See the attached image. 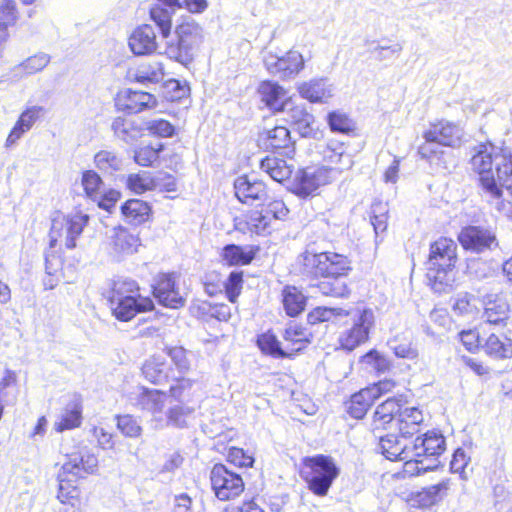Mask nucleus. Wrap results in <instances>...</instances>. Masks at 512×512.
Returning <instances> with one entry per match:
<instances>
[{"label":"nucleus","instance_id":"f257e3e1","mask_svg":"<svg viewBox=\"0 0 512 512\" xmlns=\"http://www.w3.org/2000/svg\"><path fill=\"white\" fill-rule=\"evenodd\" d=\"M471 170L478 175L483 196L497 198L499 190L512 178V149L483 143L471 150Z\"/></svg>","mask_w":512,"mask_h":512},{"label":"nucleus","instance_id":"f03ea898","mask_svg":"<svg viewBox=\"0 0 512 512\" xmlns=\"http://www.w3.org/2000/svg\"><path fill=\"white\" fill-rule=\"evenodd\" d=\"M302 272L322 277L317 288L322 295L345 298L349 296L345 277L351 271V262L345 255L335 252L312 253L305 251L297 258Z\"/></svg>","mask_w":512,"mask_h":512},{"label":"nucleus","instance_id":"7ed1b4c3","mask_svg":"<svg viewBox=\"0 0 512 512\" xmlns=\"http://www.w3.org/2000/svg\"><path fill=\"white\" fill-rule=\"evenodd\" d=\"M457 244L450 238L441 237L430 245L427 261V279L437 293L448 292L456 279Z\"/></svg>","mask_w":512,"mask_h":512},{"label":"nucleus","instance_id":"20e7f679","mask_svg":"<svg viewBox=\"0 0 512 512\" xmlns=\"http://www.w3.org/2000/svg\"><path fill=\"white\" fill-rule=\"evenodd\" d=\"M203 29L191 17L183 18L176 26L174 36L166 41L165 54L168 58L188 65L203 42Z\"/></svg>","mask_w":512,"mask_h":512},{"label":"nucleus","instance_id":"39448f33","mask_svg":"<svg viewBox=\"0 0 512 512\" xmlns=\"http://www.w3.org/2000/svg\"><path fill=\"white\" fill-rule=\"evenodd\" d=\"M463 137V128L456 123L447 120L431 123L423 134L426 143L419 146L418 153L421 158L432 162L438 155V151L432 147L433 144L455 148L461 145Z\"/></svg>","mask_w":512,"mask_h":512},{"label":"nucleus","instance_id":"423d86ee","mask_svg":"<svg viewBox=\"0 0 512 512\" xmlns=\"http://www.w3.org/2000/svg\"><path fill=\"white\" fill-rule=\"evenodd\" d=\"M89 215L77 211L68 215L58 214L52 219L49 233L50 248H54L58 242L68 249L76 247V240L82 234L88 224Z\"/></svg>","mask_w":512,"mask_h":512},{"label":"nucleus","instance_id":"0eeeda50","mask_svg":"<svg viewBox=\"0 0 512 512\" xmlns=\"http://www.w3.org/2000/svg\"><path fill=\"white\" fill-rule=\"evenodd\" d=\"M349 320L350 327L340 333L339 343L343 349L352 351L368 341L375 326V314L370 308H357Z\"/></svg>","mask_w":512,"mask_h":512},{"label":"nucleus","instance_id":"6e6552de","mask_svg":"<svg viewBox=\"0 0 512 512\" xmlns=\"http://www.w3.org/2000/svg\"><path fill=\"white\" fill-rule=\"evenodd\" d=\"M305 464L310 469L305 477L310 490L319 496L326 495L339 473L335 463L328 456L317 455L308 458Z\"/></svg>","mask_w":512,"mask_h":512},{"label":"nucleus","instance_id":"1a4fd4ad","mask_svg":"<svg viewBox=\"0 0 512 512\" xmlns=\"http://www.w3.org/2000/svg\"><path fill=\"white\" fill-rule=\"evenodd\" d=\"M458 241L464 250L475 254L493 251L499 245L496 230L483 225L463 227L458 234Z\"/></svg>","mask_w":512,"mask_h":512},{"label":"nucleus","instance_id":"9d476101","mask_svg":"<svg viewBox=\"0 0 512 512\" xmlns=\"http://www.w3.org/2000/svg\"><path fill=\"white\" fill-rule=\"evenodd\" d=\"M212 490L220 501H230L244 491L242 477L227 469L223 464H216L210 472Z\"/></svg>","mask_w":512,"mask_h":512},{"label":"nucleus","instance_id":"9b49d317","mask_svg":"<svg viewBox=\"0 0 512 512\" xmlns=\"http://www.w3.org/2000/svg\"><path fill=\"white\" fill-rule=\"evenodd\" d=\"M263 62L269 73L283 80L294 79L305 67L303 55L295 49H290L282 56L266 52Z\"/></svg>","mask_w":512,"mask_h":512},{"label":"nucleus","instance_id":"f8f14e48","mask_svg":"<svg viewBox=\"0 0 512 512\" xmlns=\"http://www.w3.org/2000/svg\"><path fill=\"white\" fill-rule=\"evenodd\" d=\"M412 461L417 463L414 466V475L427 472L433 469L434 466H424L422 460L423 456H438L445 450V438L442 434L435 431H428L423 436L416 437L415 440L411 441Z\"/></svg>","mask_w":512,"mask_h":512},{"label":"nucleus","instance_id":"ddd939ff","mask_svg":"<svg viewBox=\"0 0 512 512\" xmlns=\"http://www.w3.org/2000/svg\"><path fill=\"white\" fill-rule=\"evenodd\" d=\"M377 437L379 438L378 450L381 454L391 461H404V471L414 475V466H417V463L412 461L411 440L394 434Z\"/></svg>","mask_w":512,"mask_h":512},{"label":"nucleus","instance_id":"4468645a","mask_svg":"<svg viewBox=\"0 0 512 512\" xmlns=\"http://www.w3.org/2000/svg\"><path fill=\"white\" fill-rule=\"evenodd\" d=\"M347 150L348 146L337 139H329L320 146L319 153L323 161L330 165L326 167L331 170L334 179L351 169L354 164L353 157Z\"/></svg>","mask_w":512,"mask_h":512},{"label":"nucleus","instance_id":"2eb2a0df","mask_svg":"<svg viewBox=\"0 0 512 512\" xmlns=\"http://www.w3.org/2000/svg\"><path fill=\"white\" fill-rule=\"evenodd\" d=\"M335 180L326 166L307 167L299 171L293 181L292 191L300 197L312 195L320 186Z\"/></svg>","mask_w":512,"mask_h":512},{"label":"nucleus","instance_id":"dca6fc26","mask_svg":"<svg viewBox=\"0 0 512 512\" xmlns=\"http://www.w3.org/2000/svg\"><path fill=\"white\" fill-rule=\"evenodd\" d=\"M62 467L73 477H84L86 474H94L97 471L98 457L87 446L79 447L76 451L67 454V460Z\"/></svg>","mask_w":512,"mask_h":512},{"label":"nucleus","instance_id":"f3484780","mask_svg":"<svg viewBox=\"0 0 512 512\" xmlns=\"http://www.w3.org/2000/svg\"><path fill=\"white\" fill-rule=\"evenodd\" d=\"M153 295L161 305L168 308L177 309L185 304V299L175 286L174 274H159L153 285Z\"/></svg>","mask_w":512,"mask_h":512},{"label":"nucleus","instance_id":"a211bd4d","mask_svg":"<svg viewBox=\"0 0 512 512\" xmlns=\"http://www.w3.org/2000/svg\"><path fill=\"white\" fill-rule=\"evenodd\" d=\"M452 481L449 478L439 483L423 487L410 496V503L414 507L427 509L441 503L449 494Z\"/></svg>","mask_w":512,"mask_h":512},{"label":"nucleus","instance_id":"6ab92c4d","mask_svg":"<svg viewBox=\"0 0 512 512\" xmlns=\"http://www.w3.org/2000/svg\"><path fill=\"white\" fill-rule=\"evenodd\" d=\"M235 196L247 205H259L266 201L267 190L262 181L251 180L247 176H239L234 181Z\"/></svg>","mask_w":512,"mask_h":512},{"label":"nucleus","instance_id":"aec40b11","mask_svg":"<svg viewBox=\"0 0 512 512\" xmlns=\"http://www.w3.org/2000/svg\"><path fill=\"white\" fill-rule=\"evenodd\" d=\"M109 239L111 253L119 260L136 253L141 245L139 236L122 226L114 227Z\"/></svg>","mask_w":512,"mask_h":512},{"label":"nucleus","instance_id":"412c9836","mask_svg":"<svg viewBox=\"0 0 512 512\" xmlns=\"http://www.w3.org/2000/svg\"><path fill=\"white\" fill-rule=\"evenodd\" d=\"M279 112L283 113V120L292 125L301 136L306 137L312 132L314 117L303 105H296L291 98L286 99Z\"/></svg>","mask_w":512,"mask_h":512},{"label":"nucleus","instance_id":"4be33fe9","mask_svg":"<svg viewBox=\"0 0 512 512\" xmlns=\"http://www.w3.org/2000/svg\"><path fill=\"white\" fill-rule=\"evenodd\" d=\"M129 400L137 408L156 414L165 406L166 393L139 386L130 394Z\"/></svg>","mask_w":512,"mask_h":512},{"label":"nucleus","instance_id":"5701e85b","mask_svg":"<svg viewBox=\"0 0 512 512\" xmlns=\"http://www.w3.org/2000/svg\"><path fill=\"white\" fill-rule=\"evenodd\" d=\"M109 301L113 315L123 322L131 320L139 312L154 308V303L150 298L109 299Z\"/></svg>","mask_w":512,"mask_h":512},{"label":"nucleus","instance_id":"b1692460","mask_svg":"<svg viewBox=\"0 0 512 512\" xmlns=\"http://www.w3.org/2000/svg\"><path fill=\"white\" fill-rule=\"evenodd\" d=\"M259 146L271 150H286L285 154L293 152L290 131L284 126H276L263 130L258 136Z\"/></svg>","mask_w":512,"mask_h":512},{"label":"nucleus","instance_id":"393cba45","mask_svg":"<svg viewBox=\"0 0 512 512\" xmlns=\"http://www.w3.org/2000/svg\"><path fill=\"white\" fill-rule=\"evenodd\" d=\"M129 47L135 55H148L156 51L158 44L151 25L137 27L129 37Z\"/></svg>","mask_w":512,"mask_h":512},{"label":"nucleus","instance_id":"a878e982","mask_svg":"<svg viewBox=\"0 0 512 512\" xmlns=\"http://www.w3.org/2000/svg\"><path fill=\"white\" fill-rule=\"evenodd\" d=\"M481 350L493 359H507L512 356V341L504 334L490 333L483 337Z\"/></svg>","mask_w":512,"mask_h":512},{"label":"nucleus","instance_id":"bb28decb","mask_svg":"<svg viewBox=\"0 0 512 512\" xmlns=\"http://www.w3.org/2000/svg\"><path fill=\"white\" fill-rule=\"evenodd\" d=\"M41 106H31L24 110L6 139V146L14 145L24 133L29 131L43 113Z\"/></svg>","mask_w":512,"mask_h":512},{"label":"nucleus","instance_id":"cd10ccee","mask_svg":"<svg viewBox=\"0 0 512 512\" xmlns=\"http://www.w3.org/2000/svg\"><path fill=\"white\" fill-rule=\"evenodd\" d=\"M397 421L401 436L409 439L420 431L424 416L417 407H405L401 408Z\"/></svg>","mask_w":512,"mask_h":512},{"label":"nucleus","instance_id":"c85d7f7f","mask_svg":"<svg viewBox=\"0 0 512 512\" xmlns=\"http://www.w3.org/2000/svg\"><path fill=\"white\" fill-rule=\"evenodd\" d=\"M124 220L131 225H141L151 217L150 205L141 199H129L121 206Z\"/></svg>","mask_w":512,"mask_h":512},{"label":"nucleus","instance_id":"c756f323","mask_svg":"<svg viewBox=\"0 0 512 512\" xmlns=\"http://www.w3.org/2000/svg\"><path fill=\"white\" fill-rule=\"evenodd\" d=\"M302 98L310 102H325L333 95L332 85L326 79H313L298 87Z\"/></svg>","mask_w":512,"mask_h":512},{"label":"nucleus","instance_id":"7c9ffc66","mask_svg":"<svg viewBox=\"0 0 512 512\" xmlns=\"http://www.w3.org/2000/svg\"><path fill=\"white\" fill-rule=\"evenodd\" d=\"M261 101L271 110L279 112L286 99V91L273 81H263L258 87Z\"/></svg>","mask_w":512,"mask_h":512},{"label":"nucleus","instance_id":"2f4dec72","mask_svg":"<svg viewBox=\"0 0 512 512\" xmlns=\"http://www.w3.org/2000/svg\"><path fill=\"white\" fill-rule=\"evenodd\" d=\"M402 405L400 401L395 398H388L380 404L373 416V430L384 428L386 424L390 423L395 417L398 418Z\"/></svg>","mask_w":512,"mask_h":512},{"label":"nucleus","instance_id":"473e14b6","mask_svg":"<svg viewBox=\"0 0 512 512\" xmlns=\"http://www.w3.org/2000/svg\"><path fill=\"white\" fill-rule=\"evenodd\" d=\"M283 339L286 343L284 350L289 352V356L303 350L310 342L307 331L298 324H290L284 331Z\"/></svg>","mask_w":512,"mask_h":512},{"label":"nucleus","instance_id":"72a5a7b5","mask_svg":"<svg viewBox=\"0 0 512 512\" xmlns=\"http://www.w3.org/2000/svg\"><path fill=\"white\" fill-rule=\"evenodd\" d=\"M373 393H375L373 390L365 388L353 394L348 405V413L353 418L362 419L376 400Z\"/></svg>","mask_w":512,"mask_h":512},{"label":"nucleus","instance_id":"f704fd0d","mask_svg":"<svg viewBox=\"0 0 512 512\" xmlns=\"http://www.w3.org/2000/svg\"><path fill=\"white\" fill-rule=\"evenodd\" d=\"M82 420V406L79 401L74 400L67 404L61 418L55 422L54 428L57 432L79 427Z\"/></svg>","mask_w":512,"mask_h":512},{"label":"nucleus","instance_id":"c9c22d12","mask_svg":"<svg viewBox=\"0 0 512 512\" xmlns=\"http://www.w3.org/2000/svg\"><path fill=\"white\" fill-rule=\"evenodd\" d=\"M262 171L266 172L273 180L282 182L288 179L292 174V166L284 159L277 157H266L261 163Z\"/></svg>","mask_w":512,"mask_h":512},{"label":"nucleus","instance_id":"e433bc0d","mask_svg":"<svg viewBox=\"0 0 512 512\" xmlns=\"http://www.w3.org/2000/svg\"><path fill=\"white\" fill-rule=\"evenodd\" d=\"M134 79L142 84L159 83L164 78L163 64L158 61H152L140 64L135 70Z\"/></svg>","mask_w":512,"mask_h":512},{"label":"nucleus","instance_id":"4c0bfd02","mask_svg":"<svg viewBox=\"0 0 512 512\" xmlns=\"http://www.w3.org/2000/svg\"><path fill=\"white\" fill-rule=\"evenodd\" d=\"M142 374L146 380L153 384H161L168 378L165 361L161 357L153 356L145 361Z\"/></svg>","mask_w":512,"mask_h":512},{"label":"nucleus","instance_id":"58836bf2","mask_svg":"<svg viewBox=\"0 0 512 512\" xmlns=\"http://www.w3.org/2000/svg\"><path fill=\"white\" fill-rule=\"evenodd\" d=\"M283 306L290 317H295L305 309L306 298L296 287L287 286L282 292Z\"/></svg>","mask_w":512,"mask_h":512},{"label":"nucleus","instance_id":"ea45409f","mask_svg":"<svg viewBox=\"0 0 512 512\" xmlns=\"http://www.w3.org/2000/svg\"><path fill=\"white\" fill-rule=\"evenodd\" d=\"M79 478L71 476V473L65 472L61 467L58 473L59 490L57 497L62 503L78 499L79 490L76 482Z\"/></svg>","mask_w":512,"mask_h":512},{"label":"nucleus","instance_id":"a19ab883","mask_svg":"<svg viewBox=\"0 0 512 512\" xmlns=\"http://www.w3.org/2000/svg\"><path fill=\"white\" fill-rule=\"evenodd\" d=\"M223 260L228 265H247L252 262L255 254L252 249L235 244L226 245L222 251Z\"/></svg>","mask_w":512,"mask_h":512},{"label":"nucleus","instance_id":"79ce46f5","mask_svg":"<svg viewBox=\"0 0 512 512\" xmlns=\"http://www.w3.org/2000/svg\"><path fill=\"white\" fill-rule=\"evenodd\" d=\"M196 381L190 378H180L170 386V396L180 404L188 405L194 401Z\"/></svg>","mask_w":512,"mask_h":512},{"label":"nucleus","instance_id":"37998d69","mask_svg":"<svg viewBox=\"0 0 512 512\" xmlns=\"http://www.w3.org/2000/svg\"><path fill=\"white\" fill-rule=\"evenodd\" d=\"M50 60L48 54L40 52L22 61L13 68V71L16 75L21 76L36 74L42 71L50 63Z\"/></svg>","mask_w":512,"mask_h":512},{"label":"nucleus","instance_id":"c03bdc74","mask_svg":"<svg viewBox=\"0 0 512 512\" xmlns=\"http://www.w3.org/2000/svg\"><path fill=\"white\" fill-rule=\"evenodd\" d=\"M156 104L155 97L143 91H128L125 108L129 113H139L146 108L153 107Z\"/></svg>","mask_w":512,"mask_h":512},{"label":"nucleus","instance_id":"a18cd8bd","mask_svg":"<svg viewBox=\"0 0 512 512\" xmlns=\"http://www.w3.org/2000/svg\"><path fill=\"white\" fill-rule=\"evenodd\" d=\"M174 12L161 5H154L150 10V18L157 25L164 39L170 36Z\"/></svg>","mask_w":512,"mask_h":512},{"label":"nucleus","instance_id":"49530a36","mask_svg":"<svg viewBox=\"0 0 512 512\" xmlns=\"http://www.w3.org/2000/svg\"><path fill=\"white\" fill-rule=\"evenodd\" d=\"M95 166L103 173L113 174L122 168V159L113 151L101 150L94 156Z\"/></svg>","mask_w":512,"mask_h":512},{"label":"nucleus","instance_id":"de8ad7c7","mask_svg":"<svg viewBox=\"0 0 512 512\" xmlns=\"http://www.w3.org/2000/svg\"><path fill=\"white\" fill-rule=\"evenodd\" d=\"M139 299V286L132 279H118L114 282L112 292L109 299Z\"/></svg>","mask_w":512,"mask_h":512},{"label":"nucleus","instance_id":"09e8293b","mask_svg":"<svg viewBox=\"0 0 512 512\" xmlns=\"http://www.w3.org/2000/svg\"><path fill=\"white\" fill-rule=\"evenodd\" d=\"M112 130L119 139L127 143L137 139L140 134L139 129L134 125L133 121L123 117H117L113 120Z\"/></svg>","mask_w":512,"mask_h":512},{"label":"nucleus","instance_id":"8fccbe9b","mask_svg":"<svg viewBox=\"0 0 512 512\" xmlns=\"http://www.w3.org/2000/svg\"><path fill=\"white\" fill-rule=\"evenodd\" d=\"M500 213L512 219V178L499 190L497 198L487 200Z\"/></svg>","mask_w":512,"mask_h":512},{"label":"nucleus","instance_id":"3c124183","mask_svg":"<svg viewBox=\"0 0 512 512\" xmlns=\"http://www.w3.org/2000/svg\"><path fill=\"white\" fill-rule=\"evenodd\" d=\"M271 217L267 215L265 210L253 211L248 215L247 226L251 233L257 235H265L270 233L271 229Z\"/></svg>","mask_w":512,"mask_h":512},{"label":"nucleus","instance_id":"603ef678","mask_svg":"<svg viewBox=\"0 0 512 512\" xmlns=\"http://www.w3.org/2000/svg\"><path fill=\"white\" fill-rule=\"evenodd\" d=\"M257 344L261 351L265 354H269L275 358L289 357V352L280 346V342L273 334H261L258 337Z\"/></svg>","mask_w":512,"mask_h":512},{"label":"nucleus","instance_id":"864d4df0","mask_svg":"<svg viewBox=\"0 0 512 512\" xmlns=\"http://www.w3.org/2000/svg\"><path fill=\"white\" fill-rule=\"evenodd\" d=\"M82 185L86 195L98 200L103 194V181L101 177L93 170H87L82 174Z\"/></svg>","mask_w":512,"mask_h":512},{"label":"nucleus","instance_id":"5fc2aeb1","mask_svg":"<svg viewBox=\"0 0 512 512\" xmlns=\"http://www.w3.org/2000/svg\"><path fill=\"white\" fill-rule=\"evenodd\" d=\"M327 121L333 132L348 134L355 129L353 120L346 113L341 111L330 112L327 116Z\"/></svg>","mask_w":512,"mask_h":512},{"label":"nucleus","instance_id":"6e6d98bb","mask_svg":"<svg viewBox=\"0 0 512 512\" xmlns=\"http://www.w3.org/2000/svg\"><path fill=\"white\" fill-rule=\"evenodd\" d=\"M163 147L164 146L161 143H158L156 146H142L135 151L134 160L137 164L143 167L152 166L158 160Z\"/></svg>","mask_w":512,"mask_h":512},{"label":"nucleus","instance_id":"4d7b16f0","mask_svg":"<svg viewBox=\"0 0 512 512\" xmlns=\"http://www.w3.org/2000/svg\"><path fill=\"white\" fill-rule=\"evenodd\" d=\"M127 187L136 194L153 190L154 179L148 172L130 174L126 181Z\"/></svg>","mask_w":512,"mask_h":512},{"label":"nucleus","instance_id":"13d9d810","mask_svg":"<svg viewBox=\"0 0 512 512\" xmlns=\"http://www.w3.org/2000/svg\"><path fill=\"white\" fill-rule=\"evenodd\" d=\"M483 318L487 324L499 325L508 318V306L505 303L491 304L485 308Z\"/></svg>","mask_w":512,"mask_h":512},{"label":"nucleus","instance_id":"bf43d9fd","mask_svg":"<svg viewBox=\"0 0 512 512\" xmlns=\"http://www.w3.org/2000/svg\"><path fill=\"white\" fill-rule=\"evenodd\" d=\"M195 411L194 407L185 404H178L168 410V422L176 427H185L186 418Z\"/></svg>","mask_w":512,"mask_h":512},{"label":"nucleus","instance_id":"052dcab7","mask_svg":"<svg viewBox=\"0 0 512 512\" xmlns=\"http://www.w3.org/2000/svg\"><path fill=\"white\" fill-rule=\"evenodd\" d=\"M117 428L127 437L136 438L142 433L138 421L131 415L117 416Z\"/></svg>","mask_w":512,"mask_h":512},{"label":"nucleus","instance_id":"680f3d73","mask_svg":"<svg viewBox=\"0 0 512 512\" xmlns=\"http://www.w3.org/2000/svg\"><path fill=\"white\" fill-rule=\"evenodd\" d=\"M146 129L150 134L158 137H171L175 133V127L167 120L158 118L146 122Z\"/></svg>","mask_w":512,"mask_h":512},{"label":"nucleus","instance_id":"e2e57ef3","mask_svg":"<svg viewBox=\"0 0 512 512\" xmlns=\"http://www.w3.org/2000/svg\"><path fill=\"white\" fill-rule=\"evenodd\" d=\"M243 283V273L233 271L228 276L224 283L227 298L230 302L234 303L239 296Z\"/></svg>","mask_w":512,"mask_h":512},{"label":"nucleus","instance_id":"0e129e2a","mask_svg":"<svg viewBox=\"0 0 512 512\" xmlns=\"http://www.w3.org/2000/svg\"><path fill=\"white\" fill-rule=\"evenodd\" d=\"M167 354L179 373L185 374L190 370V361L187 357V351L183 347L169 348Z\"/></svg>","mask_w":512,"mask_h":512},{"label":"nucleus","instance_id":"69168bd1","mask_svg":"<svg viewBox=\"0 0 512 512\" xmlns=\"http://www.w3.org/2000/svg\"><path fill=\"white\" fill-rule=\"evenodd\" d=\"M362 361L365 364L371 366L372 369L377 371L378 373H385L391 367L390 361L376 350H371L367 354H365L362 358Z\"/></svg>","mask_w":512,"mask_h":512},{"label":"nucleus","instance_id":"338daca9","mask_svg":"<svg viewBox=\"0 0 512 512\" xmlns=\"http://www.w3.org/2000/svg\"><path fill=\"white\" fill-rule=\"evenodd\" d=\"M19 13L14 0H0V22L16 24Z\"/></svg>","mask_w":512,"mask_h":512},{"label":"nucleus","instance_id":"774afa93","mask_svg":"<svg viewBox=\"0 0 512 512\" xmlns=\"http://www.w3.org/2000/svg\"><path fill=\"white\" fill-rule=\"evenodd\" d=\"M460 341L470 352L481 349L483 337L475 330H464L459 333Z\"/></svg>","mask_w":512,"mask_h":512}]
</instances>
